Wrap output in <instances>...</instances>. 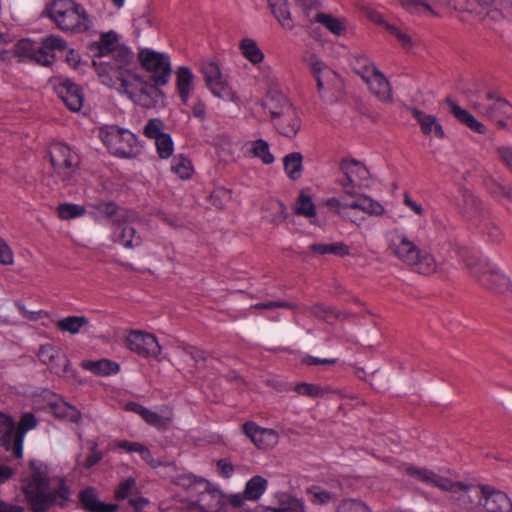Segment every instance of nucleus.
Listing matches in <instances>:
<instances>
[{
    "instance_id": "obj_1",
    "label": "nucleus",
    "mask_w": 512,
    "mask_h": 512,
    "mask_svg": "<svg viewBox=\"0 0 512 512\" xmlns=\"http://www.w3.org/2000/svg\"><path fill=\"white\" fill-rule=\"evenodd\" d=\"M89 52L95 58L101 82L122 94H128V48L119 45L114 31L104 32L98 41L89 45Z\"/></svg>"
},
{
    "instance_id": "obj_2",
    "label": "nucleus",
    "mask_w": 512,
    "mask_h": 512,
    "mask_svg": "<svg viewBox=\"0 0 512 512\" xmlns=\"http://www.w3.org/2000/svg\"><path fill=\"white\" fill-rule=\"evenodd\" d=\"M31 473L22 480V490L33 512H47L52 506L64 507L69 501L70 489L62 479L52 487L47 466L38 460L29 463Z\"/></svg>"
},
{
    "instance_id": "obj_3",
    "label": "nucleus",
    "mask_w": 512,
    "mask_h": 512,
    "mask_svg": "<svg viewBox=\"0 0 512 512\" xmlns=\"http://www.w3.org/2000/svg\"><path fill=\"white\" fill-rule=\"evenodd\" d=\"M351 201H342L339 198L331 197L324 201V205L342 220L349 222L356 227H361L366 217L383 216L386 212L384 206L367 194L358 193L350 195Z\"/></svg>"
},
{
    "instance_id": "obj_4",
    "label": "nucleus",
    "mask_w": 512,
    "mask_h": 512,
    "mask_svg": "<svg viewBox=\"0 0 512 512\" xmlns=\"http://www.w3.org/2000/svg\"><path fill=\"white\" fill-rule=\"evenodd\" d=\"M389 250L415 273L429 276L436 272L437 263L429 252L418 247L407 234L394 230L388 244Z\"/></svg>"
},
{
    "instance_id": "obj_5",
    "label": "nucleus",
    "mask_w": 512,
    "mask_h": 512,
    "mask_svg": "<svg viewBox=\"0 0 512 512\" xmlns=\"http://www.w3.org/2000/svg\"><path fill=\"white\" fill-rule=\"evenodd\" d=\"M44 14L64 32H84L91 27V20L84 7L73 0H53Z\"/></svg>"
},
{
    "instance_id": "obj_6",
    "label": "nucleus",
    "mask_w": 512,
    "mask_h": 512,
    "mask_svg": "<svg viewBox=\"0 0 512 512\" xmlns=\"http://www.w3.org/2000/svg\"><path fill=\"white\" fill-rule=\"evenodd\" d=\"M66 50L67 42L57 35L43 37L40 43L30 39H22L15 45V54L20 60H28L45 67L53 64L57 52Z\"/></svg>"
},
{
    "instance_id": "obj_7",
    "label": "nucleus",
    "mask_w": 512,
    "mask_h": 512,
    "mask_svg": "<svg viewBox=\"0 0 512 512\" xmlns=\"http://www.w3.org/2000/svg\"><path fill=\"white\" fill-rule=\"evenodd\" d=\"M471 102L474 110L498 128L512 127V105L496 91H488L484 98H476Z\"/></svg>"
},
{
    "instance_id": "obj_8",
    "label": "nucleus",
    "mask_w": 512,
    "mask_h": 512,
    "mask_svg": "<svg viewBox=\"0 0 512 512\" xmlns=\"http://www.w3.org/2000/svg\"><path fill=\"white\" fill-rule=\"evenodd\" d=\"M163 86L135 73L130 76V100L144 109L164 108L166 96L161 90Z\"/></svg>"
},
{
    "instance_id": "obj_9",
    "label": "nucleus",
    "mask_w": 512,
    "mask_h": 512,
    "mask_svg": "<svg viewBox=\"0 0 512 512\" xmlns=\"http://www.w3.org/2000/svg\"><path fill=\"white\" fill-rule=\"evenodd\" d=\"M53 171L65 185H72L79 168L80 158L69 146L56 142L49 148Z\"/></svg>"
},
{
    "instance_id": "obj_10",
    "label": "nucleus",
    "mask_w": 512,
    "mask_h": 512,
    "mask_svg": "<svg viewBox=\"0 0 512 512\" xmlns=\"http://www.w3.org/2000/svg\"><path fill=\"white\" fill-rule=\"evenodd\" d=\"M483 484H471L463 481L447 480L443 491L448 499L464 512H480Z\"/></svg>"
},
{
    "instance_id": "obj_11",
    "label": "nucleus",
    "mask_w": 512,
    "mask_h": 512,
    "mask_svg": "<svg viewBox=\"0 0 512 512\" xmlns=\"http://www.w3.org/2000/svg\"><path fill=\"white\" fill-rule=\"evenodd\" d=\"M137 62L147 72L149 80L167 85L172 75L171 58L168 54L150 48H141L137 53Z\"/></svg>"
},
{
    "instance_id": "obj_12",
    "label": "nucleus",
    "mask_w": 512,
    "mask_h": 512,
    "mask_svg": "<svg viewBox=\"0 0 512 512\" xmlns=\"http://www.w3.org/2000/svg\"><path fill=\"white\" fill-rule=\"evenodd\" d=\"M340 169L343 177L337 180L344 196L362 193V190L370 187V172L367 167L357 160H345L341 162Z\"/></svg>"
},
{
    "instance_id": "obj_13",
    "label": "nucleus",
    "mask_w": 512,
    "mask_h": 512,
    "mask_svg": "<svg viewBox=\"0 0 512 512\" xmlns=\"http://www.w3.org/2000/svg\"><path fill=\"white\" fill-rule=\"evenodd\" d=\"M471 275L485 289L494 294H506L512 288L510 278L495 265L489 263L467 264Z\"/></svg>"
},
{
    "instance_id": "obj_14",
    "label": "nucleus",
    "mask_w": 512,
    "mask_h": 512,
    "mask_svg": "<svg viewBox=\"0 0 512 512\" xmlns=\"http://www.w3.org/2000/svg\"><path fill=\"white\" fill-rule=\"evenodd\" d=\"M200 72L208 90L217 98L225 101H235L236 96L228 82L224 79L220 67L215 61H203Z\"/></svg>"
},
{
    "instance_id": "obj_15",
    "label": "nucleus",
    "mask_w": 512,
    "mask_h": 512,
    "mask_svg": "<svg viewBox=\"0 0 512 512\" xmlns=\"http://www.w3.org/2000/svg\"><path fill=\"white\" fill-rule=\"evenodd\" d=\"M93 207L99 215L111 220L113 241L120 243L125 248L128 247V239L125 236L127 229L126 211L120 209L114 202H99Z\"/></svg>"
},
{
    "instance_id": "obj_16",
    "label": "nucleus",
    "mask_w": 512,
    "mask_h": 512,
    "mask_svg": "<svg viewBox=\"0 0 512 512\" xmlns=\"http://www.w3.org/2000/svg\"><path fill=\"white\" fill-rule=\"evenodd\" d=\"M161 352L162 347L153 334L142 330H130V353L146 360L161 361Z\"/></svg>"
},
{
    "instance_id": "obj_17",
    "label": "nucleus",
    "mask_w": 512,
    "mask_h": 512,
    "mask_svg": "<svg viewBox=\"0 0 512 512\" xmlns=\"http://www.w3.org/2000/svg\"><path fill=\"white\" fill-rule=\"evenodd\" d=\"M37 356L52 373L60 376H67L70 373V361L60 348L52 344L41 345Z\"/></svg>"
},
{
    "instance_id": "obj_18",
    "label": "nucleus",
    "mask_w": 512,
    "mask_h": 512,
    "mask_svg": "<svg viewBox=\"0 0 512 512\" xmlns=\"http://www.w3.org/2000/svg\"><path fill=\"white\" fill-rule=\"evenodd\" d=\"M126 133V129L117 125H104L99 128V137L108 151L112 155L123 159L128 158Z\"/></svg>"
},
{
    "instance_id": "obj_19",
    "label": "nucleus",
    "mask_w": 512,
    "mask_h": 512,
    "mask_svg": "<svg viewBox=\"0 0 512 512\" xmlns=\"http://www.w3.org/2000/svg\"><path fill=\"white\" fill-rule=\"evenodd\" d=\"M480 512H512V500L505 492L483 484Z\"/></svg>"
},
{
    "instance_id": "obj_20",
    "label": "nucleus",
    "mask_w": 512,
    "mask_h": 512,
    "mask_svg": "<svg viewBox=\"0 0 512 512\" xmlns=\"http://www.w3.org/2000/svg\"><path fill=\"white\" fill-rule=\"evenodd\" d=\"M245 435L260 449L274 447L279 440L278 433L273 429L261 428L252 421L243 424Z\"/></svg>"
},
{
    "instance_id": "obj_21",
    "label": "nucleus",
    "mask_w": 512,
    "mask_h": 512,
    "mask_svg": "<svg viewBox=\"0 0 512 512\" xmlns=\"http://www.w3.org/2000/svg\"><path fill=\"white\" fill-rule=\"evenodd\" d=\"M273 127L282 136L292 139L301 129L302 121L294 106L272 120Z\"/></svg>"
},
{
    "instance_id": "obj_22",
    "label": "nucleus",
    "mask_w": 512,
    "mask_h": 512,
    "mask_svg": "<svg viewBox=\"0 0 512 512\" xmlns=\"http://www.w3.org/2000/svg\"><path fill=\"white\" fill-rule=\"evenodd\" d=\"M57 94L72 112H78L83 106V94L79 85L69 79L62 80L57 87Z\"/></svg>"
},
{
    "instance_id": "obj_23",
    "label": "nucleus",
    "mask_w": 512,
    "mask_h": 512,
    "mask_svg": "<svg viewBox=\"0 0 512 512\" xmlns=\"http://www.w3.org/2000/svg\"><path fill=\"white\" fill-rule=\"evenodd\" d=\"M130 411L139 415L148 425L159 430H166L173 420L172 410H167L163 414H158L135 402H130Z\"/></svg>"
},
{
    "instance_id": "obj_24",
    "label": "nucleus",
    "mask_w": 512,
    "mask_h": 512,
    "mask_svg": "<svg viewBox=\"0 0 512 512\" xmlns=\"http://www.w3.org/2000/svg\"><path fill=\"white\" fill-rule=\"evenodd\" d=\"M79 502L81 507L88 512H115L116 504L100 501L95 488L87 487L80 491Z\"/></svg>"
},
{
    "instance_id": "obj_25",
    "label": "nucleus",
    "mask_w": 512,
    "mask_h": 512,
    "mask_svg": "<svg viewBox=\"0 0 512 512\" xmlns=\"http://www.w3.org/2000/svg\"><path fill=\"white\" fill-rule=\"evenodd\" d=\"M201 488L198 503L207 511H217L224 504V495L222 492L205 480L196 482Z\"/></svg>"
},
{
    "instance_id": "obj_26",
    "label": "nucleus",
    "mask_w": 512,
    "mask_h": 512,
    "mask_svg": "<svg viewBox=\"0 0 512 512\" xmlns=\"http://www.w3.org/2000/svg\"><path fill=\"white\" fill-rule=\"evenodd\" d=\"M410 112L417 120L420 130L425 136H431L433 134L437 139H443L445 137L444 129L435 115L425 114L418 108H411Z\"/></svg>"
},
{
    "instance_id": "obj_27",
    "label": "nucleus",
    "mask_w": 512,
    "mask_h": 512,
    "mask_svg": "<svg viewBox=\"0 0 512 512\" xmlns=\"http://www.w3.org/2000/svg\"><path fill=\"white\" fill-rule=\"evenodd\" d=\"M37 420L33 413H23L14 436L13 451L12 454L15 458H21L23 456V443L25 435L28 431L36 428Z\"/></svg>"
},
{
    "instance_id": "obj_28",
    "label": "nucleus",
    "mask_w": 512,
    "mask_h": 512,
    "mask_svg": "<svg viewBox=\"0 0 512 512\" xmlns=\"http://www.w3.org/2000/svg\"><path fill=\"white\" fill-rule=\"evenodd\" d=\"M308 65L316 79L317 90L323 92V86L331 84L332 82H338V75L327 67L325 63L319 60L316 56L311 55L307 59Z\"/></svg>"
},
{
    "instance_id": "obj_29",
    "label": "nucleus",
    "mask_w": 512,
    "mask_h": 512,
    "mask_svg": "<svg viewBox=\"0 0 512 512\" xmlns=\"http://www.w3.org/2000/svg\"><path fill=\"white\" fill-rule=\"evenodd\" d=\"M445 103L448 105L450 113L459 122H461L462 124L469 127L471 130L479 134H485L487 132V128L483 123L478 121L467 109L460 107L450 97H446Z\"/></svg>"
},
{
    "instance_id": "obj_30",
    "label": "nucleus",
    "mask_w": 512,
    "mask_h": 512,
    "mask_svg": "<svg viewBox=\"0 0 512 512\" xmlns=\"http://www.w3.org/2000/svg\"><path fill=\"white\" fill-rule=\"evenodd\" d=\"M364 82L367 84L370 92L379 101L384 103L392 102V89L390 83L380 71L374 73L372 77Z\"/></svg>"
},
{
    "instance_id": "obj_31",
    "label": "nucleus",
    "mask_w": 512,
    "mask_h": 512,
    "mask_svg": "<svg viewBox=\"0 0 512 512\" xmlns=\"http://www.w3.org/2000/svg\"><path fill=\"white\" fill-rule=\"evenodd\" d=\"M264 109H267L271 115V120L284 113L288 108L293 105L288 98L279 91H269L261 103Z\"/></svg>"
},
{
    "instance_id": "obj_32",
    "label": "nucleus",
    "mask_w": 512,
    "mask_h": 512,
    "mask_svg": "<svg viewBox=\"0 0 512 512\" xmlns=\"http://www.w3.org/2000/svg\"><path fill=\"white\" fill-rule=\"evenodd\" d=\"M176 88L181 102L186 105L194 88V75L186 66H180L176 72Z\"/></svg>"
},
{
    "instance_id": "obj_33",
    "label": "nucleus",
    "mask_w": 512,
    "mask_h": 512,
    "mask_svg": "<svg viewBox=\"0 0 512 512\" xmlns=\"http://www.w3.org/2000/svg\"><path fill=\"white\" fill-rule=\"evenodd\" d=\"M268 6L283 29L293 30L295 25L287 0H268Z\"/></svg>"
},
{
    "instance_id": "obj_34",
    "label": "nucleus",
    "mask_w": 512,
    "mask_h": 512,
    "mask_svg": "<svg viewBox=\"0 0 512 512\" xmlns=\"http://www.w3.org/2000/svg\"><path fill=\"white\" fill-rule=\"evenodd\" d=\"M406 473L421 482L438 487L441 490L445 488V484L448 480V478L440 476L426 468L420 469L415 467H408L406 468Z\"/></svg>"
},
{
    "instance_id": "obj_35",
    "label": "nucleus",
    "mask_w": 512,
    "mask_h": 512,
    "mask_svg": "<svg viewBox=\"0 0 512 512\" xmlns=\"http://www.w3.org/2000/svg\"><path fill=\"white\" fill-rule=\"evenodd\" d=\"M262 211L263 218L274 225H280L288 217L285 205L277 200L266 202L262 208Z\"/></svg>"
},
{
    "instance_id": "obj_36",
    "label": "nucleus",
    "mask_w": 512,
    "mask_h": 512,
    "mask_svg": "<svg viewBox=\"0 0 512 512\" xmlns=\"http://www.w3.org/2000/svg\"><path fill=\"white\" fill-rule=\"evenodd\" d=\"M16 432L15 422L10 415L0 414V445L7 451H13L14 436Z\"/></svg>"
},
{
    "instance_id": "obj_37",
    "label": "nucleus",
    "mask_w": 512,
    "mask_h": 512,
    "mask_svg": "<svg viewBox=\"0 0 512 512\" xmlns=\"http://www.w3.org/2000/svg\"><path fill=\"white\" fill-rule=\"evenodd\" d=\"M82 367L98 376H110L119 371V365L108 359L83 361Z\"/></svg>"
},
{
    "instance_id": "obj_38",
    "label": "nucleus",
    "mask_w": 512,
    "mask_h": 512,
    "mask_svg": "<svg viewBox=\"0 0 512 512\" xmlns=\"http://www.w3.org/2000/svg\"><path fill=\"white\" fill-rule=\"evenodd\" d=\"M311 314L327 323H331V320H345L350 317L349 313H343L334 309L333 307L326 306L321 303H317L309 307Z\"/></svg>"
},
{
    "instance_id": "obj_39",
    "label": "nucleus",
    "mask_w": 512,
    "mask_h": 512,
    "mask_svg": "<svg viewBox=\"0 0 512 512\" xmlns=\"http://www.w3.org/2000/svg\"><path fill=\"white\" fill-rule=\"evenodd\" d=\"M132 26L134 29V35L136 39H141L148 33L151 27L148 2L146 3L142 11L134 12Z\"/></svg>"
},
{
    "instance_id": "obj_40",
    "label": "nucleus",
    "mask_w": 512,
    "mask_h": 512,
    "mask_svg": "<svg viewBox=\"0 0 512 512\" xmlns=\"http://www.w3.org/2000/svg\"><path fill=\"white\" fill-rule=\"evenodd\" d=\"M315 22L322 24L327 30L336 36H342L346 31V22L344 19L337 18L332 14L317 13L314 18Z\"/></svg>"
},
{
    "instance_id": "obj_41",
    "label": "nucleus",
    "mask_w": 512,
    "mask_h": 512,
    "mask_svg": "<svg viewBox=\"0 0 512 512\" xmlns=\"http://www.w3.org/2000/svg\"><path fill=\"white\" fill-rule=\"evenodd\" d=\"M302 161L303 156L299 152L289 153L283 158L284 169L290 179L297 180L301 177Z\"/></svg>"
},
{
    "instance_id": "obj_42",
    "label": "nucleus",
    "mask_w": 512,
    "mask_h": 512,
    "mask_svg": "<svg viewBox=\"0 0 512 512\" xmlns=\"http://www.w3.org/2000/svg\"><path fill=\"white\" fill-rule=\"evenodd\" d=\"M242 55L252 64H259L264 59V54L256 41L250 38H244L239 44Z\"/></svg>"
},
{
    "instance_id": "obj_43",
    "label": "nucleus",
    "mask_w": 512,
    "mask_h": 512,
    "mask_svg": "<svg viewBox=\"0 0 512 512\" xmlns=\"http://www.w3.org/2000/svg\"><path fill=\"white\" fill-rule=\"evenodd\" d=\"M293 210L296 215H301L309 219L316 217L315 205L311 197L304 192L299 194Z\"/></svg>"
},
{
    "instance_id": "obj_44",
    "label": "nucleus",
    "mask_w": 512,
    "mask_h": 512,
    "mask_svg": "<svg viewBox=\"0 0 512 512\" xmlns=\"http://www.w3.org/2000/svg\"><path fill=\"white\" fill-rule=\"evenodd\" d=\"M353 69L363 79V81H366L372 77L374 73L379 71L375 65L364 55H357L354 57Z\"/></svg>"
},
{
    "instance_id": "obj_45",
    "label": "nucleus",
    "mask_w": 512,
    "mask_h": 512,
    "mask_svg": "<svg viewBox=\"0 0 512 512\" xmlns=\"http://www.w3.org/2000/svg\"><path fill=\"white\" fill-rule=\"evenodd\" d=\"M267 488V480L261 476L252 477L246 484L244 493L248 500H257Z\"/></svg>"
},
{
    "instance_id": "obj_46",
    "label": "nucleus",
    "mask_w": 512,
    "mask_h": 512,
    "mask_svg": "<svg viewBox=\"0 0 512 512\" xmlns=\"http://www.w3.org/2000/svg\"><path fill=\"white\" fill-rule=\"evenodd\" d=\"M252 155L259 158L263 164H272L275 160L273 154L270 152V145L263 139H257L251 143L250 149Z\"/></svg>"
},
{
    "instance_id": "obj_47",
    "label": "nucleus",
    "mask_w": 512,
    "mask_h": 512,
    "mask_svg": "<svg viewBox=\"0 0 512 512\" xmlns=\"http://www.w3.org/2000/svg\"><path fill=\"white\" fill-rule=\"evenodd\" d=\"M310 250L319 255L331 253L338 256L349 255V248L343 242H336L332 244H312Z\"/></svg>"
},
{
    "instance_id": "obj_48",
    "label": "nucleus",
    "mask_w": 512,
    "mask_h": 512,
    "mask_svg": "<svg viewBox=\"0 0 512 512\" xmlns=\"http://www.w3.org/2000/svg\"><path fill=\"white\" fill-rule=\"evenodd\" d=\"M87 323V319L85 317L80 316H68L63 319H60L57 322V327L59 330L63 332H69L71 334H76L80 331V329Z\"/></svg>"
},
{
    "instance_id": "obj_49",
    "label": "nucleus",
    "mask_w": 512,
    "mask_h": 512,
    "mask_svg": "<svg viewBox=\"0 0 512 512\" xmlns=\"http://www.w3.org/2000/svg\"><path fill=\"white\" fill-rule=\"evenodd\" d=\"M133 480L130 479V512H154L148 498L137 495L133 489Z\"/></svg>"
},
{
    "instance_id": "obj_50",
    "label": "nucleus",
    "mask_w": 512,
    "mask_h": 512,
    "mask_svg": "<svg viewBox=\"0 0 512 512\" xmlns=\"http://www.w3.org/2000/svg\"><path fill=\"white\" fill-rule=\"evenodd\" d=\"M462 200L463 204L459 205V207L464 215L473 217L481 211L480 201L468 191H463Z\"/></svg>"
},
{
    "instance_id": "obj_51",
    "label": "nucleus",
    "mask_w": 512,
    "mask_h": 512,
    "mask_svg": "<svg viewBox=\"0 0 512 512\" xmlns=\"http://www.w3.org/2000/svg\"><path fill=\"white\" fill-rule=\"evenodd\" d=\"M85 207L79 204L62 203L57 208L58 217L62 220H71L85 214Z\"/></svg>"
},
{
    "instance_id": "obj_52",
    "label": "nucleus",
    "mask_w": 512,
    "mask_h": 512,
    "mask_svg": "<svg viewBox=\"0 0 512 512\" xmlns=\"http://www.w3.org/2000/svg\"><path fill=\"white\" fill-rule=\"evenodd\" d=\"M481 2V20L489 18L492 21H498L502 17L500 11L501 0H487Z\"/></svg>"
},
{
    "instance_id": "obj_53",
    "label": "nucleus",
    "mask_w": 512,
    "mask_h": 512,
    "mask_svg": "<svg viewBox=\"0 0 512 512\" xmlns=\"http://www.w3.org/2000/svg\"><path fill=\"white\" fill-rule=\"evenodd\" d=\"M171 170L181 179H187L191 176L193 169L191 162L187 158L178 155L172 161Z\"/></svg>"
},
{
    "instance_id": "obj_54",
    "label": "nucleus",
    "mask_w": 512,
    "mask_h": 512,
    "mask_svg": "<svg viewBox=\"0 0 512 512\" xmlns=\"http://www.w3.org/2000/svg\"><path fill=\"white\" fill-rule=\"evenodd\" d=\"M264 512H305L303 501L297 498H288L282 501L278 508H267Z\"/></svg>"
},
{
    "instance_id": "obj_55",
    "label": "nucleus",
    "mask_w": 512,
    "mask_h": 512,
    "mask_svg": "<svg viewBox=\"0 0 512 512\" xmlns=\"http://www.w3.org/2000/svg\"><path fill=\"white\" fill-rule=\"evenodd\" d=\"M157 153L160 158L167 159L170 157L174 150L172 138L169 134H162L155 140Z\"/></svg>"
},
{
    "instance_id": "obj_56",
    "label": "nucleus",
    "mask_w": 512,
    "mask_h": 512,
    "mask_svg": "<svg viewBox=\"0 0 512 512\" xmlns=\"http://www.w3.org/2000/svg\"><path fill=\"white\" fill-rule=\"evenodd\" d=\"M54 413L57 417L66 419L70 422H78L80 419V412L75 407L70 406L67 403L55 405Z\"/></svg>"
},
{
    "instance_id": "obj_57",
    "label": "nucleus",
    "mask_w": 512,
    "mask_h": 512,
    "mask_svg": "<svg viewBox=\"0 0 512 512\" xmlns=\"http://www.w3.org/2000/svg\"><path fill=\"white\" fill-rule=\"evenodd\" d=\"M294 391L302 396L311 398L322 397L324 395V389L318 385L312 383L301 382L294 386Z\"/></svg>"
},
{
    "instance_id": "obj_58",
    "label": "nucleus",
    "mask_w": 512,
    "mask_h": 512,
    "mask_svg": "<svg viewBox=\"0 0 512 512\" xmlns=\"http://www.w3.org/2000/svg\"><path fill=\"white\" fill-rule=\"evenodd\" d=\"M130 453H137L141 460L152 467H157L159 464L154 460L149 448L142 443L130 442Z\"/></svg>"
},
{
    "instance_id": "obj_59",
    "label": "nucleus",
    "mask_w": 512,
    "mask_h": 512,
    "mask_svg": "<svg viewBox=\"0 0 512 512\" xmlns=\"http://www.w3.org/2000/svg\"><path fill=\"white\" fill-rule=\"evenodd\" d=\"M311 502L315 504H326L333 499V495L319 486H312L307 489Z\"/></svg>"
},
{
    "instance_id": "obj_60",
    "label": "nucleus",
    "mask_w": 512,
    "mask_h": 512,
    "mask_svg": "<svg viewBox=\"0 0 512 512\" xmlns=\"http://www.w3.org/2000/svg\"><path fill=\"white\" fill-rule=\"evenodd\" d=\"M164 124L163 121L159 118L150 119L146 126L144 127V134L148 138L157 139L160 135L165 134L162 132Z\"/></svg>"
},
{
    "instance_id": "obj_61",
    "label": "nucleus",
    "mask_w": 512,
    "mask_h": 512,
    "mask_svg": "<svg viewBox=\"0 0 512 512\" xmlns=\"http://www.w3.org/2000/svg\"><path fill=\"white\" fill-rule=\"evenodd\" d=\"M337 512H370V509L361 501L349 499L338 506Z\"/></svg>"
},
{
    "instance_id": "obj_62",
    "label": "nucleus",
    "mask_w": 512,
    "mask_h": 512,
    "mask_svg": "<svg viewBox=\"0 0 512 512\" xmlns=\"http://www.w3.org/2000/svg\"><path fill=\"white\" fill-rule=\"evenodd\" d=\"M337 82H332L331 84L323 86V92L321 93L318 90L319 97L321 100L327 104H333L338 100V92L335 88V84Z\"/></svg>"
},
{
    "instance_id": "obj_63",
    "label": "nucleus",
    "mask_w": 512,
    "mask_h": 512,
    "mask_svg": "<svg viewBox=\"0 0 512 512\" xmlns=\"http://www.w3.org/2000/svg\"><path fill=\"white\" fill-rule=\"evenodd\" d=\"M89 444L91 452L83 462V466L86 469H90L95 466L103 457L102 452L97 449V444L95 442H89Z\"/></svg>"
},
{
    "instance_id": "obj_64",
    "label": "nucleus",
    "mask_w": 512,
    "mask_h": 512,
    "mask_svg": "<svg viewBox=\"0 0 512 512\" xmlns=\"http://www.w3.org/2000/svg\"><path fill=\"white\" fill-rule=\"evenodd\" d=\"M14 255L9 245L0 237V264L11 265Z\"/></svg>"
}]
</instances>
